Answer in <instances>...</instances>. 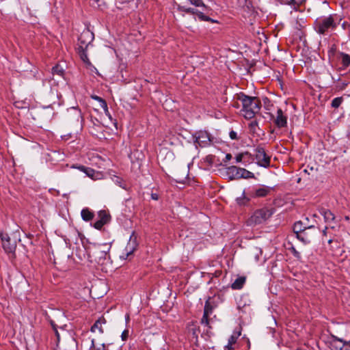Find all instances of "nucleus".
Returning a JSON list of instances; mask_svg holds the SVG:
<instances>
[{"label":"nucleus","instance_id":"f257e3e1","mask_svg":"<svg viewBox=\"0 0 350 350\" xmlns=\"http://www.w3.org/2000/svg\"><path fill=\"white\" fill-rule=\"evenodd\" d=\"M238 99L242 103L241 113L245 119H252L260 112L261 102L257 97L249 96L241 93L238 95Z\"/></svg>","mask_w":350,"mask_h":350},{"label":"nucleus","instance_id":"f03ea898","mask_svg":"<svg viewBox=\"0 0 350 350\" xmlns=\"http://www.w3.org/2000/svg\"><path fill=\"white\" fill-rule=\"evenodd\" d=\"M308 221V219L306 217L304 221H298L294 224L293 232L299 241H306L308 239V234L311 231L314 233L319 232V230L314 228L313 226L309 225Z\"/></svg>","mask_w":350,"mask_h":350},{"label":"nucleus","instance_id":"7ed1b4c3","mask_svg":"<svg viewBox=\"0 0 350 350\" xmlns=\"http://www.w3.org/2000/svg\"><path fill=\"white\" fill-rule=\"evenodd\" d=\"M273 213V211L271 208H262L258 209L248 219L247 224L248 226H256L263 224L271 217Z\"/></svg>","mask_w":350,"mask_h":350},{"label":"nucleus","instance_id":"20e7f679","mask_svg":"<svg viewBox=\"0 0 350 350\" xmlns=\"http://www.w3.org/2000/svg\"><path fill=\"white\" fill-rule=\"evenodd\" d=\"M336 15H329L327 17L317 19L315 29L320 34H324L329 29H335L338 23L335 21Z\"/></svg>","mask_w":350,"mask_h":350},{"label":"nucleus","instance_id":"39448f33","mask_svg":"<svg viewBox=\"0 0 350 350\" xmlns=\"http://www.w3.org/2000/svg\"><path fill=\"white\" fill-rule=\"evenodd\" d=\"M228 173L232 178H252L254 177L252 172L241 167L237 166H230L228 168Z\"/></svg>","mask_w":350,"mask_h":350},{"label":"nucleus","instance_id":"423d86ee","mask_svg":"<svg viewBox=\"0 0 350 350\" xmlns=\"http://www.w3.org/2000/svg\"><path fill=\"white\" fill-rule=\"evenodd\" d=\"M328 344L331 350H350V341L346 342L334 335L331 336Z\"/></svg>","mask_w":350,"mask_h":350},{"label":"nucleus","instance_id":"0eeeda50","mask_svg":"<svg viewBox=\"0 0 350 350\" xmlns=\"http://www.w3.org/2000/svg\"><path fill=\"white\" fill-rule=\"evenodd\" d=\"M195 144L201 147H206L211 144V137L206 131H200L193 135Z\"/></svg>","mask_w":350,"mask_h":350},{"label":"nucleus","instance_id":"6e6552de","mask_svg":"<svg viewBox=\"0 0 350 350\" xmlns=\"http://www.w3.org/2000/svg\"><path fill=\"white\" fill-rule=\"evenodd\" d=\"M178 10L180 12H186L188 14H191L193 15H196L200 20L202 21H211V19L208 17L204 15V11H202V10L196 8H187L186 6L183 5H178Z\"/></svg>","mask_w":350,"mask_h":350},{"label":"nucleus","instance_id":"1a4fd4ad","mask_svg":"<svg viewBox=\"0 0 350 350\" xmlns=\"http://www.w3.org/2000/svg\"><path fill=\"white\" fill-rule=\"evenodd\" d=\"M215 307V304H214L213 299L208 297L205 302L204 314L201 319V323L202 325H204L206 326L208 325V317L213 313V310Z\"/></svg>","mask_w":350,"mask_h":350},{"label":"nucleus","instance_id":"9d476101","mask_svg":"<svg viewBox=\"0 0 350 350\" xmlns=\"http://www.w3.org/2000/svg\"><path fill=\"white\" fill-rule=\"evenodd\" d=\"M256 159L258 165L267 167L270 165V157L266 154L262 148H258L256 150Z\"/></svg>","mask_w":350,"mask_h":350},{"label":"nucleus","instance_id":"9b49d317","mask_svg":"<svg viewBox=\"0 0 350 350\" xmlns=\"http://www.w3.org/2000/svg\"><path fill=\"white\" fill-rule=\"evenodd\" d=\"M94 40V33L88 29L84 30L79 38V42L80 45L84 46L85 48H88L89 44Z\"/></svg>","mask_w":350,"mask_h":350},{"label":"nucleus","instance_id":"f8f14e48","mask_svg":"<svg viewBox=\"0 0 350 350\" xmlns=\"http://www.w3.org/2000/svg\"><path fill=\"white\" fill-rule=\"evenodd\" d=\"M274 123L278 128L286 127L287 125V116L281 109H278Z\"/></svg>","mask_w":350,"mask_h":350},{"label":"nucleus","instance_id":"ddd939ff","mask_svg":"<svg viewBox=\"0 0 350 350\" xmlns=\"http://www.w3.org/2000/svg\"><path fill=\"white\" fill-rule=\"evenodd\" d=\"M98 217L99 219L94 224V227L97 230H100L105 224L108 223L109 215L105 211H100L98 212Z\"/></svg>","mask_w":350,"mask_h":350},{"label":"nucleus","instance_id":"4468645a","mask_svg":"<svg viewBox=\"0 0 350 350\" xmlns=\"http://www.w3.org/2000/svg\"><path fill=\"white\" fill-rule=\"evenodd\" d=\"M137 247V242H127L126 245L125 246L122 254L120 255V258L123 259H126L130 255H131L133 252L136 250Z\"/></svg>","mask_w":350,"mask_h":350},{"label":"nucleus","instance_id":"2eb2a0df","mask_svg":"<svg viewBox=\"0 0 350 350\" xmlns=\"http://www.w3.org/2000/svg\"><path fill=\"white\" fill-rule=\"evenodd\" d=\"M111 246V242H105L103 243H94L96 252L100 253V257H104L109 251Z\"/></svg>","mask_w":350,"mask_h":350},{"label":"nucleus","instance_id":"dca6fc26","mask_svg":"<svg viewBox=\"0 0 350 350\" xmlns=\"http://www.w3.org/2000/svg\"><path fill=\"white\" fill-rule=\"evenodd\" d=\"M240 334V332H238L234 333L232 336H230L228 339V344L224 347V350H234L237 339Z\"/></svg>","mask_w":350,"mask_h":350},{"label":"nucleus","instance_id":"f3484780","mask_svg":"<svg viewBox=\"0 0 350 350\" xmlns=\"http://www.w3.org/2000/svg\"><path fill=\"white\" fill-rule=\"evenodd\" d=\"M106 323V320L103 317H100L96 322L94 323V325L91 327V332H95L96 329L98 330V332L100 334H103L104 332V330L103 329V325Z\"/></svg>","mask_w":350,"mask_h":350},{"label":"nucleus","instance_id":"a211bd4d","mask_svg":"<svg viewBox=\"0 0 350 350\" xmlns=\"http://www.w3.org/2000/svg\"><path fill=\"white\" fill-rule=\"evenodd\" d=\"M246 278L245 276H240L237 278L234 282L231 284V288L234 290L241 289L245 282Z\"/></svg>","mask_w":350,"mask_h":350},{"label":"nucleus","instance_id":"6ab92c4d","mask_svg":"<svg viewBox=\"0 0 350 350\" xmlns=\"http://www.w3.org/2000/svg\"><path fill=\"white\" fill-rule=\"evenodd\" d=\"M86 49H87V48H85L84 46L79 45L78 47V53L79 54V56H80L81 60L84 63H85L87 64H90V62L88 57V55L86 53Z\"/></svg>","mask_w":350,"mask_h":350},{"label":"nucleus","instance_id":"aec40b11","mask_svg":"<svg viewBox=\"0 0 350 350\" xmlns=\"http://www.w3.org/2000/svg\"><path fill=\"white\" fill-rule=\"evenodd\" d=\"M2 247L6 253L12 254L16 247V242H2Z\"/></svg>","mask_w":350,"mask_h":350},{"label":"nucleus","instance_id":"412c9836","mask_svg":"<svg viewBox=\"0 0 350 350\" xmlns=\"http://www.w3.org/2000/svg\"><path fill=\"white\" fill-rule=\"evenodd\" d=\"M72 167H75V166H72ZM76 168L79 169L81 172H83L86 174L87 176L94 178L96 174V172L94 170L90 167H86L83 165H79L76 167Z\"/></svg>","mask_w":350,"mask_h":350},{"label":"nucleus","instance_id":"4be33fe9","mask_svg":"<svg viewBox=\"0 0 350 350\" xmlns=\"http://www.w3.org/2000/svg\"><path fill=\"white\" fill-rule=\"evenodd\" d=\"M321 214L323 216L325 222L329 223L334 220V215L327 209L321 210Z\"/></svg>","mask_w":350,"mask_h":350},{"label":"nucleus","instance_id":"5701e85b","mask_svg":"<svg viewBox=\"0 0 350 350\" xmlns=\"http://www.w3.org/2000/svg\"><path fill=\"white\" fill-rule=\"evenodd\" d=\"M82 219L85 221L92 220L94 217V213L88 208H83L81 213Z\"/></svg>","mask_w":350,"mask_h":350},{"label":"nucleus","instance_id":"b1692460","mask_svg":"<svg viewBox=\"0 0 350 350\" xmlns=\"http://www.w3.org/2000/svg\"><path fill=\"white\" fill-rule=\"evenodd\" d=\"M270 192V189L268 187H262L257 189L255 191V196L265 197Z\"/></svg>","mask_w":350,"mask_h":350},{"label":"nucleus","instance_id":"393cba45","mask_svg":"<svg viewBox=\"0 0 350 350\" xmlns=\"http://www.w3.org/2000/svg\"><path fill=\"white\" fill-rule=\"evenodd\" d=\"M191 4L195 5L196 8L202 10V11H206L207 10V7L204 5L202 0H188Z\"/></svg>","mask_w":350,"mask_h":350},{"label":"nucleus","instance_id":"a878e982","mask_svg":"<svg viewBox=\"0 0 350 350\" xmlns=\"http://www.w3.org/2000/svg\"><path fill=\"white\" fill-rule=\"evenodd\" d=\"M340 55L343 66L348 67L350 65V55L345 53H340Z\"/></svg>","mask_w":350,"mask_h":350},{"label":"nucleus","instance_id":"bb28decb","mask_svg":"<svg viewBox=\"0 0 350 350\" xmlns=\"http://www.w3.org/2000/svg\"><path fill=\"white\" fill-rule=\"evenodd\" d=\"M64 72V69L59 65H56L52 68V74L53 75H57L59 76H63Z\"/></svg>","mask_w":350,"mask_h":350},{"label":"nucleus","instance_id":"cd10ccee","mask_svg":"<svg viewBox=\"0 0 350 350\" xmlns=\"http://www.w3.org/2000/svg\"><path fill=\"white\" fill-rule=\"evenodd\" d=\"M342 100L343 99L342 97H336L332 100L331 106L333 108H338L342 103Z\"/></svg>","mask_w":350,"mask_h":350},{"label":"nucleus","instance_id":"c85d7f7f","mask_svg":"<svg viewBox=\"0 0 350 350\" xmlns=\"http://www.w3.org/2000/svg\"><path fill=\"white\" fill-rule=\"evenodd\" d=\"M71 112L73 115V116L76 118L77 121H79V119L82 118L81 112L79 109L77 108H72L71 109Z\"/></svg>","mask_w":350,"mask_h":350},{"label":"nucleus","instance_id":"c756f323","mask_svg":"<svg viewBox=\"0 0 350 350\" xmlns=\"http://www.w3.org/2000/svg\"><path fill=\"white\" fill-rule=\"evenodd\" d=\"M99 103H100V107L104 109L106 116H107L109 118H111V115H110L109 111L108 110V107H107V105L106 101L103 99Z\"/></svg>","mask_w":350,"mask_h":350},{"label":"nucleus","instance_id":"7c9ffc66","mask_svg":"<svg viewBox=\"0 0 350 350\" xmlns=\"http://www.w3.org/2000/svg\"><path fill=\"white\" fill-rule=\"evenodd\" d=\"M113 182L118 185V186H120V187L123 188V189H125V184L124 183V180L118 177V176H115L113 178Z\"/></svg>","mask_w":350,"mask_h":350},{"label":"nucleus","instance_id":"2f4dec72","mask_svg":"<svg viewBox=\"0 0 350 350\" xmlns=\"http://www.w3.org/2000/svg\"><path fill=\"white\" fill-rule=\"evenodd\" d=\"M348 85V82L347 81H339L336 85V88L342 90H344Z\"/></svg>","mask_w":350,"mask_h":350},{"label":"nucleus","instance_id":"473e14b6","mask_svg":"<svg viewBox=\"0 0 350 350\" xmlns=\"http://www.w3.org/2000/svg\"><path fill=\"white\" fill-rule=\"evenodd\" d=\"M258 122L256 120H254V121H252L250 124H249V128L250 129V130L252 131V132H256V128L258 127Z\"/></svg>","mask_w":350,"mask_h":350},{"label":"nucleus","instance_id":"72a5a7b5","mask_svg":"<svg viewBox=\"0 0 350 350\" xmlns=\"http://www.w3.org/2000/svg\"><path fill=\"white\" fill-rule=\"evenodd\" d=\"M282 1L286 4L298 5L301 2V0H282Z\"/></svg>","mask_w":350,"mask_h":350},{"label":"nucleus","instance_id":"f704fd0d","mask_svg":"<svg viewBox=\"0 0 350 350\" xmlns=\"http://www.w3.org/2000/svg\"><path fill=\"white\" fill-rule=\"evenodd\" d=\"M229 136L231 139H238L237 133L234 131H231L229 133Z\"/></svg>","mask_w":350,"mask_h":350},{"label":"nucleus","instance_id":"c9c22d12","mask_svg":"<svg viewBox=\"0 0 350 350\" xmlns=\"http://www.w3.org/2000/svg\"><path fill=\"white\" fill-rule=\"evenodd\" d=\"M244 155H245V153H240V154H238L236 156V157H235L236 162H237V163H240V162L242 161V159H243V158Z\"/></svg>","mask_w":350,"mask_h":350},{"label":"nucleus","instance_id":"e433bc0d","mask_svg":"<svg viewBox=\"0 0 350 350\" xmlns=\"http://www.w3.org/2000/svg\"><path fill=\"white\" fill-rule=\"evenodd\" d=\"M128 335H129V331H128V330H124V331L122 333V335H121L122 339L123 340H125L127 338Z\"/></svg>","mask_w":350,"mask_h":350},{"label":"nucleus","instance_id":"4c0bfd02","mask_svg":"<svg viewBox=\"0 0 350 350\" xmlns=\"http://www.w3.org/2000/svg\"><path fill=\"white\" fill-rule=\"evenodd\" d=\"M231 159H232V155H231V154L228 153V154H226V156H225V159L223 160V161H224V163H226V162L229 161Z\"/></svg>","mask_w":350,"mask_h":350},{"label":"nucleus","instance_id":"58836bf2","mask_svg":"<svg viewBox=\"0 0 350 350\" xmlns=\"http://www.w3.org/2000/svg\"><path fill=\"white\" fill-rule=\"evenodd\" d=\"M92 98L94 100L98 101L99 103H100V101H102V100H103L102 98H100V97H99V96H92Z\"/></svg>","mask_w":350,"mask_h":350},{"label":"nucleus","instance_id":"ea45409f","mask_svg":"<svg viewBox=\"0 0 350 350\" xmlns=\"http://www.w3.org/2000/svg\"><path fill=\"white\" fill-rule=\"evenodd\" d=\"M109 345H105V344H103L101 350H109ZM98 350H100V349H98Z\"/></svg>","mask_w":350,"mask_h":350},{"label":"nucleus","instance_id":"a19ab883","mask_svg":"<svg viewBox=\"0 0 350 350\" xmlns=\"http://www.w3.org/2000/svg\"><path fill=\"white\" fill-rule=\"evenodd\" d=\"M53 329H54V331H55V335H56V337H57V340L59 341V332L57 330V329L53 326Z\"/></svg>","mask_w":350,"mask_h":350},{"label":"nucleus","instance_id":"79ce46f5","mask_svg":"<svg viewBox=\"0 0 350 350\" xmlns=\"http://www.w3.org/2000/svg\"><path fill=\"white\" fill-rule=\"evenodd\" d=\"M292 249H293V252H294L295 256H297V257H299V252H297L295 250V248H294V247H292Z\"/></svg>","mask_w":350,"mask_h":350},{"label":"nucleus","instance_id":"37998d69","mask_svg":"<svg viewBox=\"0 0 350 350\" xmlns=\"http://www.w3.org/2000/svg\"><path fill=\"white\" fill-rule=\"evenodd\" d=\"M152 198L154 199V200H157L158 199V196L157 194L156 193H152Z\"/></svg>","mask_w":350,"mask_h":350},{"label":"nucleus","instance_id":"c03bdc74","mask_svg":"<svg viewBox=\"0 0 350 350\" xmlns=\"http://www.w3.org/2000/svg\"><path fill=\"white\" fill-rule=\"evenodd\" d=\"M346 24H347V23H346L345 22L342 23V27H343L344 29H345Z\"/></svg>","mask_w":350,"mask_h":350},{"label":"nucleus","instance_id":"a18cd8bd","mask_svg":"<svg viewBox=\"0 0 350 350\" xmlns=\"http://www.w3.org/2000/svg\"><path fill=\"white\" fill-rule=\"evenodd\" d=\"M92 346L94 345V339L92 340Z\"/></svg>","mask_w":350,"mask_h":350},{"label":"nucleus","instance_id":"49530a36","mask_svg":"<svg viewBox=\"0 0 350 350\" xmlns=\"http://www.w3.org/2000/svg\"><path fill=\"white\" fill-rule=\"evenodd\" d=\"M133 234H132V235L130 237L129 241H131V240L133 239Z\"/></svg>","mask_w":350,"mask_h":350},{"label":"nucleus","instance_id":"de8ad7c7","mask_svg":"<svg viewBox=\"0 0 350 350\" xmlns=\"http://www.w3.org/2000/svg\"><path fill=\"white\" fill-rule=\"evenodd\" d=\"M349 135L350 136V131H349Z\"/></svg>","mask_w":350,"mask_h":350},{"label":"nucleus","instance_id":"09e8293b","mask_svg":"<svg viewBox=\"0 0 350 350\" xmlns=\"http://www.w3.org/2000/svg\"><path fill=\"white\" fill-rule=\"evenodd\" d=\"M296 350H301V349H297Z\"/></svg>","mask_w":350,"mask_h":350}]
</instances>
